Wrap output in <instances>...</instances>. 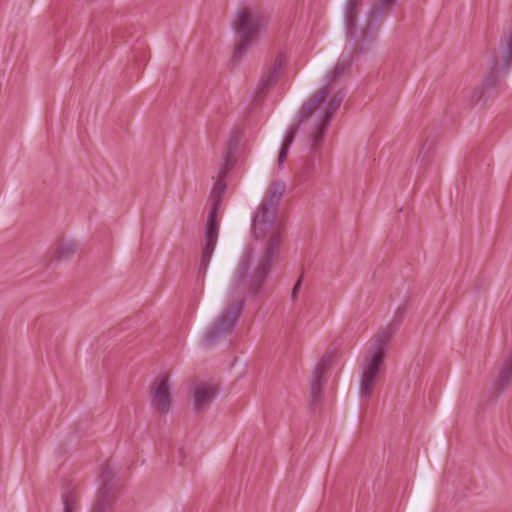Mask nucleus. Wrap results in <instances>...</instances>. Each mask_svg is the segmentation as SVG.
<instances>
[{
	"label": "nucleus",
	"mask_w": 512,
	"mask_h": 512,
	"mask_svg": "<svg viewBox=\"0 0 512 512\" xmlns=\"http://www.w3.org/2000/svg\"><path fill=\"white\" fill-rule=\"evenodd\" d=\"M512 382V350L502 359L493 382V392L498 396L505 391Z\"/></svg>",
	"instance_id": "obj_12"
},
{
	"label": "nucleus",
	"mask_w": 512,
	"mask_h": 512,
	"mask_svg": "<svg viewBox=\"0 0 512 512\" xmlns=\"http://www.w3.org/2000/svg\"><path fill=\"white\" fill-rule=\"evenodd\" d=\"M301 284H302V276H300L298 278V280L296 281V283L293 286L292 293H291V297H292L293 300H295L297 298V295H298V292L300 290Z\"/></svg>",
	"instance_id": "obj_24"
},
{
	"label": "nucleus",
	"mask_w": 512,
	"mask_h": 512,
	"mask_svg": "<svg viewBox=\"0 0 512 512\" xmlns=\"http://www.w3.org/2000/svg\"><path fill=\"white\" fill-rule=\"evenodd\" d=\"M288 149L289 148H286V147H283L281 148L280 152H279V155H278V165L281 166L283 164V162L285 161L286 157H287V154H288Z\"/></svg>",
	"instance_id": "obj_25"
},
{
	"label": "nucleus",
	"mask_w": 512,
	"mask_h": 512,
	"mask_svg": "<svg viewBox=\"0 0 512 512\" xmlns=\"http://www.w3.org/2000/svg\"><path fill=\"white\" fill-rule=\"evenodd\" d=\"M63 512H78L79 501L78 498L71 491H66L62 494Z\"/></svg>",
	"instance_id": "obj_20"
},
{
	"label": "nucleus",
	"mask_w": 512,
	"mask_h": 512,
	"mask_svg": "<svg viewBox=\"0 0 512 512\" xmlns=\"http://www.w3.org/2000/svg\"><path fill=\"white\" fill-rule=\"evenodd\" d=\"M150 405L160 415H167L172 407L171 384L167 375H159L150 387Z\"/></svg>",
	"instance_id": "obj_7"
},
{
	"label": "nucleus",
	"mask_w": 512,
	"mask_h": 512,
	"mask_svg": "<svg viewBox=\"0 0 512 512\" xmlns=\"http://www.w3.org/2000/svg\"><path fill=\"white\" fill-rule=\"evenodd\" d=\"M398 0H375L369 9L368 28L376 29L383 21L389 11L393 9Z\"/></svg>",
	"instance_id": "obj_13"
},
{
	"label": "nucleus",
	"mask_w": 512,
	"mask_h": 512,
	"mask_svg": "<svg viewBox=\"0 0 512 512\" xmlns=\"http://www.w3.org/2000/svg\"><path fill=\"white\" fill-rule=\"evenodd\" d=\"M406 311H407V303L400 305L395 312V320L391 324H398V327H399L404 316H405Z\"/></svg>",
	"instance_id": "obj_23"
},
{
	"label": "nucleus",
	"mask_w": 512,
	"mask_h": 512,
	"mask_svg": "<svg viewBox=\"0 0 512 512\" xmlns=\"http://www.w3.org/2000/svg\"><path fill=\"white\" fill-rule=\"evenodd\" d=\"M305 169H306V171H307V172H308V171H310V170H312V169H313V163H312V162L308 163V164L305 166Z\"/></svg>",
	"instance_id": "obj_26"
},
{
	"label": "nucleus",
	"mask_w": 512,
	"mask_h": 512,
	"mask_svg": "<svg viewBox=\"0 0 512 512\" xmlns=\"http://www.w3.org/2000/svg\"><path fill=\"white\" fill-rule=\"evenodd\" d=\"M384 356L379 352H371L370 357L366 358L362 369L363 373L377 378L380 368L383 366Z\"/></svg>",
	"instance_id": "obj_18"
},
{
	"label": "nucleus",
	"mask_w": 512,
	"mask_h": 512,
	"mask_svg": "<svg viewBox=\"0 0 512 512\" xmlns=\"http://www.w3.org/2000/svg\"><path fill=\"white\" fill-rule=\"evenodd\" d=\"M512 62V31L506 34L500 44L499 51H494L489 72L480 86L476 87L469 100L470 105H477L484 96H490L501 85V77L506 75Z\"/></svg>",
	"instance_id": "obj_5"
},
{
	"label": "nucleus",
	"mask_w": 512,
	"mask_h": 512,
	"mask_svg": "<svg viewBox=\"0 0 512 512\" xmlns=\"http://www.w3.org/2000/svg\"><path fill=\"white\" fill-rule=\"evenodd\" d=\"M268 22L269 16L263 11L249 7H242L236 11L232 21V28L238 38L232 55L234 63H239L248 49L257 43Z\"/></svg>",
	"instance_id": "obj_4"
},
{
	"label": "nucleus",
	"mask_w": 512,
	"mask_h": 512,
	"mask_svg": "<svg viewBox=\"0 0 512 512\" xmlns=\"http://www.w3.org/2000/svg\"><path fill=\"white\" fill-rule=\"evenodd\" d=\"M365 43L359 42L357 45L354 43V50L347 56H341L334 69L326 75L324 86H329L332 92L338 91L335 89V83L350 70L354 55L364 52Z\"/></svg>",
	"instance_id": "obj_10"
},
{
	"label": "nucleus",
	"mask_w": 512,
	"mask_h": 512,
	"mask_svg": "<svg viewBox=\"0 0 512 512\" xmlns=\"http://www.w3.org/2000/svg\"><path fill=\"white\" fill-rule=\"evenodd\" d=\"M375 380V377L362 373L359 386V395L361 398H366L371 395Z\"/></svg>",
	"instance_id": "obj_21"
},
{
	"label": "nucleus",
	"mask_w": 512,
	"mask_h": 512,
	"mask_svg": "<svg viewBox=\"0 0 512 512\" xmlns=\"http://www.w3.org/2000/svg\"><path fill=\"white\" fill-rule=\"evenodd\" d=\"M78 251V244L73 240H58L53 247V258L57 261L71 259Z\"/></svg>",
	"instance_id": "obj_15"
},
{
	"label": "nucleus",
	"mask_w": 512,
	"mask_h": 512,
	"mask_svg": "<svg viewBox=\"0 0 512 512\" xmlns=\"http://www.w3.org/2000/svg\"><path fill=\"white\" fill-rule=\"evenodd\" d=\"M115 477V473L112 469V467L110 466L109 463H106L103 467H102V470H101V473H100V481H101V487L98 491V495H103V496H110V497H114V485H113V479Z\"/></svg>",
	"instance_id": "obj_17"
},
{
	"label": "nucleus",
	"mask_w": 512,
	"mask_h": 512,
	"mask_svg": "<svg viewBox=\"0 0 512 512\" xmlns=\"http://www.w3.org/2000/svg\"><path fill=\"white\" fill-rule=\"evenodd\" d=\"M344 92L338 89L332 92L329 86H323L306 101L298 112V122H304L310 117L315 118V131L312 136L311 148L317 151L321 145L333 115L340 108Z\"/></svg>",
	"instance_id": "obj_2"
},
{
	"label": "nucleus",
	"mask_w": 512,
	"mask_h": 512,
	"mask_svg": "<svg viewBox=\"0 0 512 512\" xmlns=\"http://www.w3.org/2000/svg\"><path fill=\"white\" fill-rule=\"evenodd\" d=\"M365 0H346L343 8V18L346 37L356 45L359 42H371L381 24L374 30L368 28V16L365 25L358 29L357 21ZM369 15V12L367 13Z\"/></svg>",
	"instance_id": "obj_6"
},
{
	"label": "nucleus",
	"mask_w": 512,
	"mask_h": 512,
	"mask_svg": "<svg viewBox=\"0 0 512 512\" xmlns=\"http://www.w3.org/2000/svg\"><path fill=\"white\" fill-rule=\"evenodd\" d=\"M398 330V324H388L376 336L371 352H379L385 357V347Z\"/></svg>",
	"instance_id": "obj_16"
},
{
	"label": "nucleus",
	"mask_w": 512,
	"mask_h": 512,
	"mask_svg": "<svg viewBox=\"0 0 512 512\" xmlns=\"http://www.w3.org/2000/svg\"><path fill=\"white\" fill-rule=\"evenodd\" d=\"M218 394V388L210 383H197L192 391V403L196 412L206 410Z\"/></svg>",
	"instance_id": "obj_11"
},
{
	"label": "nucleus",
	"mask_w": 512,
	"mask_h": 512,
	"mask_svg": "<svg viewBox=\"0 0 512 512\" xmlns=\"http://www.w3.org/2000/svg\"><path fill=\"white\" fill-rule=\"evenodd\" d=\"M231 169L232 168H228L226 173L222 175V164L220 163L217 179L210 192L211 206L207 216L205 242L202 248V255L197 273V282L201 285L204 284L205 275L217 244L219 233L218 211L221 206L222 196L227 187L225 179Z\"/></svg>",
	"instance_id": "obj_3"
},
{
	"label": "nucleus",
	"mask_w": 512,
	"mask_h": 512,
	"mask_svg": "<svg viewBox=\"0 0 512 512\" xmlns=\"http://www.w3.org/2000/svg\"><path fill=\"white\" fill-rule=\"evenodd\" d=\"M302 122H296L294 124H292L289 129L287 130L286 134H285V137H284V142H283V147H286V148H289L291 146V144L293 143L294 141V138H295V135H296V132L299 128V125L301 124Z\"/></svg>",
	"instance_id": "obj_22"
},
{
	"label": "nucleus",
	"mask_w": 512,
	"mask_h": 512,
	"mask_svg": "<svg viewBox=\"0 0 512 512\" xmlns=\"http://www.w3.org/2000/svg\"><path fill=\"white\" fill-rule=\"evenodd\" d=\"M113 500L114 497L97 494L91 512H111Z\"/></svg>",
	"instance_id": "obj_19"
},
{
	"label": "nucleus",
	"mask_w": 512,
	"mask_h": 512,
	"mask_svg": "<svg viewBox=\"0 0 512 512\" xmlns=\"http://www.w3.org/2000/svg\"><path fill=\"white\" fill-rule=\"evenodd\" d=\"M333 355L326 351L314 368L310 379L309 401L310 406L316 408L322 399L323 386L326 383L325 374L331 366Z\"/></svg>",
	"instance_id": "obj_9"
},
{
	"label": "nucleus",
	"mask_w": 512,
	"mask_h": 512,
	"mask_svg": "<svg viewBox=\"0 0 512 512\" xmlns=\"http://www.w3.org/2000/svg\"><path fill=\"white\" fill-rule=\"evenodd\" d=\"M242 139V132L238 129H235L231 132L230 137L227 142V146L224 152V155L221 160L222 164V172L223 175L226 173L228 168H233L236 163L235 155L238 151V147L240 141Z\"/></svg>",
	"instance_id": "obj_14"
},
{
	"label": "nucleus",
	"mask_w": 512,
	"mask_h": 512,
	"mask_svg": "<svg viewBox=\"0 0 512 512\" xmlns=\"http://www.w3.org/2000/svg\"><path fill=\"white\" fill-rule=\"evenodd\" d=\"M287 65V56L284 52L279 51L273 61L268 64L259 79L256 95L263 98L277 84L280 75L283 73Z\"/></svg>",
	"instance_id": "obj_8"
},
{
	"label": "nucleus",
	"mask_w": 512,
	"mask_h": 512,
	"mask_svg": "<svg viewBox=\"0 0 512 512\" xmlns=\"http://www.w3.org/2000/svg\"><path fill=\"white\" fill-rule=\"evenodd\" d=\"M285 192V184L280 181L271 183L268 193L252 219V234L256 239L265 240L262 255L252 275H249L252 254L248 250L243 256L232 287L233 300L225 307L215 321L207 328L202 344L212 346L226 339L234 330L244 307L245 292L256 296L266 281L274 263L279 260L284 228L276 222L280 200Z\"/></svg>",
	"instance_id": "obj_1"
}]
</instances>
